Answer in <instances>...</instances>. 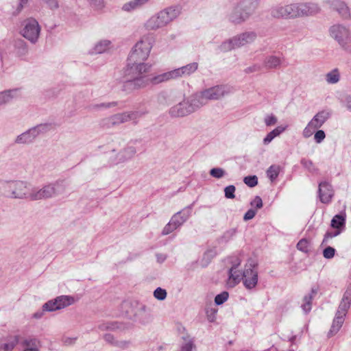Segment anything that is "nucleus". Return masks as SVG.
I'll return each instance as SVG.
<instances>
[{
  "mask_svg": "<svg viewBox=\"0 0 351 351\" xmlns=\"http://www.w3.org/2000/svg\"><path fill=\"white\" fill-rule=\"evenodd\" d=\"M176 229H177L176 226L171 221H169L163 228L162 233L163 235H167L172 232Z\"/></svg>",
  "mask_w": 351,
  "mask_h": 351,
  "instance_id": "obj_51",
  "label": "nucleus"
},
{
  "mask_svg": "<svg viewBox=\"0 0 351 351\" xmlns=\"http://www.w3.org/2000/svg\"><path fill=\"white\" fill-rule=\"evenodd\" d=\"M110 44V42L109 40H104L99 41L95 45L91 53L97 54L105 52L108 49Z\"/></svg>",
  "mask_w": 351,
  "mask_h": 351,
  "instance_id": "obj_34",
  "label": "nucleus"
},
{
  "mask_svg": "<svg viewBox=\"0 0 351 351\" xmlns=\"http://www.w3.org/2000/svg\"><path fill=\"white\" fill-rule=\"evenodd\" d=\"M67 184L64 180H58L53 183L45 185L40 189H34L29 191V199L40 200L52 198L66 193Z\"/></svg>",
  "mask_w": 351,
  "mask_h": 351,
  "instance_id": "obj_2",
  "label": "nucleus"
},
{
  "mask_svg": "<svg viewBox=\"0 0 351 351\" xmlns=\"http://www.w3.org/2000/svg\"><path fill=\"white\" fill-rule=\"evenodd\" d=\"M228 298V293L223 291L215 296V302L217 305L223 304Z\"/></svg>",
  "mask_w": 351,
  "mask_h": 351,
  "instance_id": "obj_43",
  "label": "nucleus"
},
{
  "mask_svg": "<svg viewBox=\"0 0 351 351\" xmlns=\"http://www.w3.org/2000/svg\"><path fill=\"white\" fill-rule=\"evenodd\" d=\"M315 293L316 291L312 289V293L306 295L304 297V303L302 304V308L305 313H307L311 311L313 295Z\"/></svg>",
  "mask_w": 351,
  "mask_h": 351,
  "instance_id": "obj_37",
  "label": "nucleus"
},
{
  "mask_svg": "<svg viewBox=\"0 0 351 351\" xmlns=\"http://www.w3.org/2000/svg\"><path fill=\"white\" fill-rule=\"evenodd\" d=\"M44 1L51 10H56L59 8L57 0H42Z\"/></svg>",
  "mask_w": 351,
  "mask_h": 351,
  "instance_id": "obj_56",
  "label": "nucleus"
},
{
  "mask_svg": "<svg viewBox=\"0 0 351 351\" xmlns=\"http://www.w3.org/2000/svg\"><path fill=\"white\" fill-rule=\"evenodd\" d=\"M194 347L193 343L192 341L189 340L182 347V351H192L193 348Z\"/></svg>",
  "mask_w": 351,
  "mask_h": 351,
  "instance_id": "obj_61",
  "label": "nucleus"
},
{
  "mask_svg": "<svg viewBox=\"0 0 351 351\" xmlns=\"http://www.w3.org/2000/svg\"><path fill=\"white\" fill-rule=\"evenodd\" d=\"M262 69V66L258 64H253L252 66H248L245 69L246 73H251L254 72H259Z\"/></svg>",
  "mask_w": 351,
  "mask_h": 351,
  "instance_id": "obj_53",
  "label": "nucleus"
},
{
  "mask_svg": "<svg viewBox=\"0 0 351 351\" xmlns=\"http://www.w3.org/2000/svg\"><path fill=\"white\" fill-rule=\"evenodd\" d=\"M104 339L106 342L109 343H112L114 339L113 335L109 333L104 335Z\"/></svg>",
  "mask_w": 351,
  "mask_h": 351,
  "instance_id": "obj_63",
  "label": "nucleus"
},
{
  "mask_svg": "<svg viewBox=\"0 0 351 351\" xmlns=\"http://www.w3.org/2000/svg\"><path fill=\"white\" fill-rule=\"evenodd\" d=\"M16 91V90H9L0 93V105L9 102L14 97L12 93Z\"/></svg>",
  "mask_w": 351,
  "mask_h": 351,
  "instance_id": "obj_39",
  "label": "nucleus"
},
{
  "mask_svg": "<svg viewBox=\"0 0 351 351\" xmlns=\"http://www.w3.org/2000/svg\"><path fill=\"white\" fill-rule=\"evenodd\" d=\"M326 80L328 84H336L340 80V73L335 69L326 75Z\"/></svg>",
  "mask_w": 351,
  "mask_h": 351,
  "instance_id": "obj_35",
  "label": "nucleus"
},
{
  "mask_svg": "<svg viewBox=\"0 0 351 351\" xmlns=\"http://www.w3.org/2000/svg\"><path fill=\"white\" fill-rule=\"evenodd\" d=\"M231 91L232 88L228 86L218 85L203 90L193 95L200 108L206 105L209 100L220 99L230 93Z\"/></svg>",
  "mask_w": 351,
  "mask_h": 351,
  "instance_id": "obj_4",
  "label": "nucleus"
},
{
  "mask_svg": "<svg viewBox=\"0 0 351 351\" xmlns=\"http://www.w3.org/2000/svg\"><path fill=\"white\" fill-rule=\"evenodd\" d=\"M258 263L256 260L249 258L245 265L242 273V280L244 286L247 289L254 288L258 282V271L256 270Z\"/></svg>",
  "mask_w": 351,
  "mask_h": 351,
  "instance_id": "obj_8",
  "label": "nucleus"
},
{
  "mask_svg": "<svg viewBox=\"0 0 351 351\" xmlns=\"http://www.w3.org/2000/svg\"><path fill=\"white\" fill-rule=\"evenodd\" d=\"M154 296L159 300H163L167 297V291L160 287H158L154 292Z\"/></svg>",
  "mask_w": 351,
  "mask_h": 351,
  "instance_id": "obj_45",
  "label": "nucleus"
},
{
  "mask_svg": "<svg viewBox=\"0 0 351 351\" xmlns=\"http://www.w3.org/2000/svg\"><path fill=\"white\" fill-rule=\"evenodd\" d=\"M330 114L328 111L322 110L317 113L309 122L313 129H318L329 119Z\"/></svg>",
  "mask_w": 351,
  "mask_h": 351,
  "instance_id": "obj_23",
  "label": "nucleus"
},
{
  "mask_svg": "<svg viewBox=\"0 0 351 351\" xmlns=\"http://www.w3.org/2000/svg\"><path fill=\"white\" fill-rule=\"evenodd\" d=\"M297 18L315 15L320 12V8L314 3H295Z\"/></svg>",
  "mask_w": 351,
  "mask_h": 351,
  "instance_id": "obj_13",
  "label": "nucleus"
},
{
  "mask_svg": "<svg viewBox=\"0 0 351 351\" xmlns=\"http://www.w3.org/2000/svg\"><path fill=\"white\" fill-rule=\"evenodd\" d=\"M344 317L340 316L338 315H335V319H333L332 324L331 326V328L328 332V336L332 337L335 335L341 328L343 323L344 322Z\"/></svg>",
  "mask_w": 351,
  "mask_h": 351,
  "instance_id": "obj_31",
  "label": "nucleus"
},
{
  "mask_svg": "<svg viewBox=\"0 0 351 351\" xmlns=\"http://www.w3.org/2000/svg\"><path fill=\"white\" fill-rule=\"evenodd\" d=\"M19 336L15 335L9 340L5 341V338L0 339V351H12L18 344Z\"/></svg>",
  "mask_w": 351,
  "mask_h": 351,
  "instance_id": "obj_27",
  "label": "nucleus"
},
{
  "mask_svg": "<svg viewBox=\"0 0 351 351\" xmlns=\"http://www.w3.org/2000/svg\"><path fill=\"white\" fill-rule=\"evenodd\" d=\"M277 121L278 119L274 114L267 115L264 119V122L267 126L274 125Z\"/></svg>",
  "mask_w": 351,
  "mask_h": 351,
  "instance_id": "obj_49",
  "label": "nucleus"
},
{
  "mask_svg": "<svg viewBox=\"0 0 351 351\" xmlns=\"http://www.w3.org/2000/svg\"><path fill=\"white\" fill-rule=\"evenodd\" d=\"M238 4L248 18L252 15L259 5V0H241Z\"/></svg>",
  "mask_w": 351,
  "mask_h": 351,
  "instance_id": "obj_21",
  "label": "nucleus"
},
{
  "mask_svg": "<svg viewBox=\"0 0 351 351\" xmlns=\"http://www.w3.org/2000/svg\"><path fill=\"white\" fill-rule=\"evenodd\" d=\"M281 64V60L280 58L274 56L267 57L264 62L263 65L267 69H276Z\"/></svg>",
  "mask_w": 351,
  "mask_h": 351,
  "instance_id": "obj_32",
  "label": "nucleus"
},
{
  "mask_svg": "<svg viewBox=\"0 0 351 351\" xmlns=\"http://www.w3.org/2000/svg\"><path fill=\"white\" fill-rule=\"evenodd\" d=\"M199 108L198 104L193 95L188 99L183 100L172 106L169 110V114L173 117H182L195 112Z\"/></svg>",
  "mask_w": 351,
  "mask_h": 351,
  "instance_id": "obj_7",
  "label": "nucleus"
},
{
  "mask_svg": "<svg viewBox=\"0 0 351 351\" xmlns=\"http://www.w3.org/2000/svg\"><path fill=\"white\" fill-rule=\"evenodd\" d=\"M24 27L21 30L23 37L31 43H35L40 35V27L38 21L34 19H28L24 21Z\"/></svg>",
  "mask_w": 351,
  "mask_h": 351,
  "instance_id": "obj_10",
  "label": "nucleus"
},
{
  "mask_svg": "<svg viewBox=\"0 0 351 351\" xmlns=\"http://www.w3.org/2000/svg\"><path fill=\"white\" fill-rule=\"evenodd\" d=\"M128 78V80L123 83L122 86V90L127 94L144 88L148 84V80H145V77Z\"/></svg>",
  "mask_w": 351,
  "mask_h": 351,
  "instance_id": "obj_14",
  "label": "nucleus"
},
{
  "mask_svg": "<svg viewBox=\"0 0 351 351\" xmlns=\"http://www.w3.org/2000/svg\"><path fill=\"white\" fill-rule=\"evenodd\" d=\"M335 250L332 247H327L323 251V256L326 258H332L334 257Z\"/></svg>",
  "mask_w": 351,
  "mask_h": 351,
  "instance_id": "obj_50",
  "label": "nucleus"
},
{
  "mask_svg": "<svg viewBox=\"0 0 351 351\" xmlns=\"http://www.w3.org/2000/svg\"><path fill=\"white\" fill-rule=\"evenodd\" d=\"M128 61L127 69L125 71V76L131 78L145 77L143 75L149 71V65L140 61L132 62L130 60V58Z\"/></svg>",
  "mask_w": 351,
  "mask_h": 351,
  "instance_id": "obj_11",
  "label": "nucleus"
},
{
  "mask_svg": "<svg viewBox=\"0 0 351 351\" xmlns=\"http://www.w3.org/2000/svg\"><path fill=\"white\" fill-rule=\"evenodd\" d=\"M29 186L23 180H0V196L8 199H29Z\"/></svg>",
  "mask_w": 351,
  "mask_h": 351,
  "instance_id": "obj_1",
  "label": "nucleus"
},
{
  "mask_svg": "<svg viewBox=\"0 0 351 351\" xmlns=\"http://www.w3.org/2000/svg\"><path fill=\"white\" fill-rule=\"evenodd\" d=\"M335 194L332 185L328 182H322L319 184V196L320 201L324 204L331 202Z\"/></svg>",
  "mask_w": 351,
  "mask_h": 351,
  "instance_id": "obj_15",
  "label": "nucleus"
},
{
  "mask_svg": "<svg viewBox=\"0 0 351 351\" xmlns=\"http://www.w3.org/2000/svg\"><path fill=\"white\" fill-rule=\"evenodd\" d=\"M310 242L306 239H301L297 244L299 250L307 253L309 250Z\"/></svg>",
  "mask_w": 351,
  "mask_h": 351,
  "instance_id": "obj_41",
  "label": "nucleus"
},
{
  "mask_svg": "<svg viewBox=\"0 0 351 351\" xmlns=\"http://www.w3.org/2000/svg\"><path fill=\"white\" fill-rule=\"evenodd\" d=\"M340 233H341V230H337L334 232H327L324 235V238L323 239V243L327 242L328 239L338 236Z\"/></svg>",
  "mask_w": 351,
  "mask_h": 351,
  "instance_id": "obj_57",
  "label": "nucleus"
},
{
  "mask_svg": "<svg viewBox=\"0 0 351 351\" xmlns=\"http://www.w3.org/2000/svg\"><path fill=\"white\" fill-rule=\"evenodd\" d=\"M50 125L49 124H40L33 128H36L38 132V135L41 132H45L49 129Z\"/></svg>",
  "mask_w": 351,
  "mask_h": 351,
  "instance_id": "obj_59",
  "label": "nucleus"
},
{
  "mask_svg": "<svg viewBox=\"0 0 351 351\" xmlns=\"http://www.w3.org/2000/svg\"><path fill=\"white\" fill-rule=\"evenodd\" d=\"M192 206L186 207L182 211L176 213L171 217L170 221L178 228L182 226L191 216Z\"/></svg>",
  "mask_w": 351,
  "mask_h": 351,
  "instance_id": "obj_20",
  "label": "nucleus"
},
{
  "mask_svg": "<svg viewBox=\"0 0 351 351\" xmlns=\"http://www.w3.org/2000/svg\"><path fill=\"white\" fill-rule=\"evenodd\" d=\"M180 14L179 7H169L150 17L145 24L148 30H156L163 27L176 19Z\"/></svg>",
  "mask_w": 351,
  "mask_h": 351,
  "instance_id": "obj_3",
  "label": "nucleus"
},
{
  "mask_svg": "<svg viewBox=\"0 0 351 351\" xmlns=\"http://www.w3.org/2000/svg\"><path fill=\"white\" fill-rule=\"evenodd\" d=\"M243 182L250 187H254L258 184V178L256 176H246L243 179Z\"/></svg>",
  "mask_w": 351,
  "mask_h": 351,
  "instance_id": "obj_44",
  "label": "nucleus"
},
{
  "mask_svg": "<svg viewBox=\"0 0 351 351\" xmlns=\"http://www.w3.org/2000/svg\"><path fill=\"white\" fill-rule=\"evenodd\" d=\"M330 32L332 37L341 45L345 43L350 36L348 29L341 25L332 26Z\"/></svg>",
  "mask_w": 351,
  "mask_h": 351,
  "instance_id": "obj_16",
  "label": "nucleus"
},
{
  "mask_svg": "<svg viewBox=\"0 0 351 351\" xmlns=\"http://www.w3.org/2000/svg\"><path fill=\"white\" fill-rule=\"evenodd\" d=\"M219 47L220 50L223 52L228 51L233 49L237 48V46L234 45V37H232V38L229 39L227 41L223 42L220 45Z\"/></svg>",
  "mask_w": 351,
  "mask_h": 351,
  "instance_id": "obj_40",
  "label": "nucleus"
},
{
  "mask_svg": "<svg viewBox=\"0 0 351 351\" xmlns=\"http://www.w3.org/2000/svg\"><path fill=\"white\" fill-rule=\"evenodd\" d=\"M136 154V149L133 146H128L121 150L117 155V158L114 160L115 164L124 162L132 158Z\"/></svg>",
  "mask_w": 351,
  "mask_h": 351,
  "instance_id": "obj_24",
  "label": "nucleus"
},
{
  "mask_svg": "<svg viewBox=\"0 0 351 351\" xmlns=\"http://www.w3.org/2000/svg\"><path fill=\"white\" fill-rule=\"evenodd\" d=\"M76 338L66 337L64 339V343L66 345H71L75 343Z\"/></svg>",
  "mask_w": 351,
  "mask_h": 351,
  "instance_id": "obj_64",
  "label": "nucleus"
},
{
  "mask_svg": "<svg viewBox=\"0 0 351 351\" xmlns=\"http://www.w3.org/2000/svg\"><path fill=\"white\" fill-rule=\"evenodd\" d=\"M149 0H133L123 5L122 9L125 11L130 12L135 9L139 8Z\"/></svg>",
  "mask_w": 351,
  "mask_h": 351,
  "instance_id": "obj_33",
  "label": "nucleus"
},
{
  "mask_svg": "<svg viewBox=\"0 0 351 351\" xmlns=\"http://www.w3.org/2000/svg\"><path fill=\"white\" fill-rule=\"evenodd\" d=\"M257 38L254 32H245L234 36V45L237 48L252 43Z\"/></svg>",
  "mask_w": 351,
  "mask_h": 351,
  "instance_id": "obj_17",
  "label": "nucleus"
},
{
  "mask_svg": "<svg viewBox=\"0 0 351 351\" xmlns=\"http://www.w3.org/2000/svg\"><path fill=\"white\" fill-rule=\"evenodd\" d=\"M236 188L234 185H229L224 189L225 197L228 199L234 198Z\"/></svg>",
  "mask_w": 351,
  "mask_h": 351,
  "instance_id": "obj_46",
  "label": "nucleus"
},
{
  "mask_svg": "<svg viewBox=\"0 0 351 351\" xmlns=\"http://www.w3.org/2000/svg\"><path fill=\"white\" fill-rule=\"evenodd\" d=\"M144 114L145 112L141 111L124 112L103 119L99 124L102 128H110L130 121H133L136 123L138 119Z\"/></svg>",
  "mask_w": 351,
  "mask_h": 351,
  "instance_id": "obj_5",
  "label": "nucleus"
},
{
  "mask_svg": "<svg viewBox=\"0 0 351 351\" xmlns=\"http://www.w3.org/2000/svg\"><path fill=\"white\" fill-rule=\"evenodd\" d=\"M295 3L287 5H277L271 8L270 13L276 19H297Z\"/></svg>",
  "mask_w": 351,
  "mask_h": 351,
  "instance_id": "obj_9",
  "label": "nucleus"
},
{
  "mask_svg": "<svg viewBox=\"0 0 351 351\" xmlns=\"http://www.w3.org/2000/svg\"><path fill=\"white\" fill-rule=\"evenodd\" d=\"M326 137L325 132L323 130H318L315 132L314 138L316 143H320Z\"/></svg>",
  "mask_w": 351,
  "mask_h": 351,
  "instance_id": "obj_55",
  "label": "nucleus"
},
{
  "mask_svg": "<svg viewBox=\"0 0 351 351\" xmlns=\"http://www.w3.org/2000/svg\"><path fill=\"white\" fill-rule=\"evenodd\" d=\"M153 38L149 36H144L134 47L130 54V60L144 62L149 55L152 48Z\"/></svg>",
  "mask_w": 351,
  "mask_h": 351,
  "instance_id": "obj_6",
  "label": "nucleus"
},
{
  "mask_svg": "<svg viewBox=\"0 0 351 351\" xmlns=\"http://www.w3.org/2000/svg\"><path fill=\"white\" fill-rule=\"evenodd\" d=\"M256 211L253 209L248 210L244 215L243 219L247 221L252 219L256 215Z\"/></svg>",
  "mask_w": 351,
  "mask_h": 351,
  "instance_id": "obj_60",
  "label": "nucleus"
},
{
  "mask_svg": "<svg viewBox=\"0 0 351 351\" xmlns=\"http://www.w3.org/2000/svg\"><path fill=\"white\" fill-rule=\"evenodd\" d=\"M171 79H176L173 71L164 73L150 78L145 77V80H148V83L152 82L154 84H158Z\"/></svg>",
  "mask_w": 351,
  "mask_h": 351,
  "instance_id": "obj_29",
  "label": "nucleus"
},
{
  "mask_svg": "<svg viewBox=\"0 0 351 351\" xmlns=\"http://www.w3.org/2000/svg\"><path fill=\"white\" fill-rule=\"evenodd\" d=\"M287 125H280L269 132L263 139L264 145H268L270 143L275 137L278 136L280 134H282L287 129Z\"/></svg>",
  "mask_w": 351,
  "mask_h": 351,
  "instance_id": "obj_30",
  "label": "nucleus"
},
{
  "mask_svg": "<svg viewBox=\"0 0 351 351\" xmlns=\"http://www.w3.org/2000/svg\"><path fill=\"white\" fill-rule=\"evenodd\" d=\"M74 303V299L71 296L61 295L54 300H50L43 306V311H53L69 306Z\"/></svg>",
  "mask_w": 351,
  "mask_h": 351,
  "instance_id": "obj_12",
  "label": "nucleus"
},
{
  "mask_svg": "<svg viewBox=\"0 0 351 351\" xmlns=\"http://www.w3.org/2000/svg\"><path fill=\"white\" fill-rule=\"evenodd\" d=\"M280 167L278 165H271L267 171V175L269 180L273 182L274 181L280 173Z\"/></svg>",
  "mask_w": 351,
  "mask_h": 351,
  "instance_id": "obj_38",
  "label": "nucleus"
},
{
  "mask_svg": "<svg viewBox=\"0 0 351 351\" xmlns=\"http://www.w3.org/2000/svg\"><path fill=\"white\" fill-rule=\"evenodd\" d=\"M315 130L316 129H313V128L310 126V123H308L307 126L304 128L303 131V136L305 138H308L313 134Z\"/></svg>",
  "mask_w": 351,
  "mask_h": 351,
  "instance_id": "obj_58",
  "label": "nucleus"
},
{
  "mask_svg": "<svg viewBox=\"0 0 351 351\" xmlns=\"http://www.w3.org/2000/svg\"><path fill=\"white\" fill-rule=\"evenodd\" d=\"M19 45H21V47H19L18 49V53L21 56L25 55L27 52V47L25 44H23L22 42L19 43Z\"/></svg>",
  "mask_w": 351,
  "mask_h": 351,
  "instance_id": "obj_62",
  "label": "nucleus"
},
{
  "mask_svg": "<svg viewBox=\"0 0 351 351\" xmlns=\"http://www.w3.org/2000/svg\"><path fill=\"white\" fill-rule=\"evenodd\" d=\"M325 3L329 5L332 9L336 10L343 19H350V10L344 2L340 0H328L325 1Z\"/></svg>",
  "mask_w": 351,
  "mask_h": 351,
  "instance_id": "obj_18",
  "label": "nucleus"
},
{
  "mask_svg": "<svg viewBox=\"0 0 351 351\" xmlns=\"http://www.w3.org/2000/svg\"><path fill=\"white\" fill-rule=\"evenodd\" d=\"M37 136L38 132L36 129L30 128L27 131L19 135L15 140V143L17 144H29L32 143Z\"/></svg>",
  "mask_w": 351,
  "mask_h": 351,
  "instance_id": "obj_25",
  "label": "nucleus"
},
{
  "mask_svg": "<svg viewBox=\"0 0 351 351\" xmlns=\"http://www.w3.org/2000/svg\"><path fill=\"white\" fill-rule=\"evenodd\" d=\"M39 341L36 339H25L22 342V345L26 348L38 347Z\"/></svg>",
  "mask_w": 351,
  "mask_h": 351,
  "instance_id": "obj_47",
  "label": "nucleus"
},
{
  "mask_svg": "<svg viewBox=\"0 0 351 351\" xmlns=\"http://www.w3.org/2000/svg\"><path fill=\"white\" fill-rule=\"evenodd\" d=\"M346 217L342 215H336L331 220V226L336 229H340L345 226Z\"/></svg>",
  "mask_w": 351,
  "mask_h": 351,
  "instance_id": "obj_36",
  "label": "nucleus"
},
{
  "mask_svg": "<svg viewBox=\"0 0 351 351\" xmlns=\"http://www.w3.org/2000/svg\"><path fill=\"white\" fill-rule=\"evenodd\" d=\"M210 175L213 178L219 179L226 175V171L221 168H213L210 171Z\"/></svg>",
  "mask_w": 351,
  "mask_h": 351,
  "instance_id": "obj_42",
  "label": "nucleus"
},
{
  "mask_svg": "<svg viewBox=\"0 0 351 351\" xmlns=\"http://www.w3.org/2000/svg\"><path fill=\"white\" fill-rule=\"evenodd\" d=\"M240 264L241 261H238L234 263L229 270V284H230L232 287L235 286L242 280V274L239 271H236V269Z\"/></svg>",
  "mask_w": 351,
  "mask_h": 351,
  "instance_id": "obj_28",
  "label": "nucleus"
},
{
  "mask_svg": "<svg viewBox=\"0 0 351 351\" xmlns=\"http://www.w3.org/2000/svg\"><path fill=\"white\" fill-rule=\"evenodd\" d=\"M351 304V288H348L343 293L336 315L346 317Z\"/></svg>",
  "mask_w": 351,
  "mask_h": 351,
  "instance_id": "obj_19",
  "label": "nucleus"
},
{
  "mask_svg": "<svg viewBox=\"0 0 351 351\" xmlns=\"http://www.w3.org/2000/svg\"><path fill=\"white\" fill-rule=\"evenodd\" d=\"M198 68L197 62L190 63L186 66L173 70L176 78L183 75H189L194 73Z\"/></svg>",
  "mask_w": 351,
  "mask_h": 351,
  "instance_id": "obj_26",
  "label": "nucleus"
},
{
  "mask_svg": "<svg viewBox=\"0 0 351 351\" xmlns=\"http://www.w3.org/2000/svg\"><path fill=\"white\" fill-rule=\"evenodd\" d=\"M252 206H254L256 209H260L263 207V201L259 196H256L255 198L250 203Z\"/></svg>",
  "mask_w": 351,
  "mask_h": 351,
  "instance_id": "obj_54",
  "label": "nucleus"
},
{
  "mask_svg": "<svg viewBox=\"0 0 351 351\" xmlns=\"http://www.w3.org/2000/svg\"><path fill=\"white\" fill-rule=\"evenodd\" d=\"M301 164L309 171L313 172L316 171V168L315 167L313 162L310 160H307L305 158L302 159Z\"/></svg>",
  "mask_w": 351,
  "mask_h": 351,
  "instance_id": "obj_48",
  "label": "nucleus"
},
{
  "mask_svg": "<svg viewBox=\"0 0 351 351\" xmlns=\"http://www.w3.org/2000/svg\"><path fill=\"white\" fill-rule=\"evenodd\" d=\"M90 5L95 10H101L104 6V0H90Z\"/></svg>",
  "mask_w": 351,
  "mask_h": 351,
  "instance_id": "obj_52",
  "label": "nucleus"
},
{
  "mask_svg": "<svg viewBox=\"0 0 351 351\" xmlns=\"http://www.w3.org/2000/svg\"><path fill=\"white\" fill-rule=\"evenodd\" d=\"M248 19L238 3L229 15V21L234 24H241Z\"/></svg>",
  "mask_w": 351,
  "mask_h": 351,
  "instance_id": "obj_22",
  "label": "nucleus"
}]
</instances>
